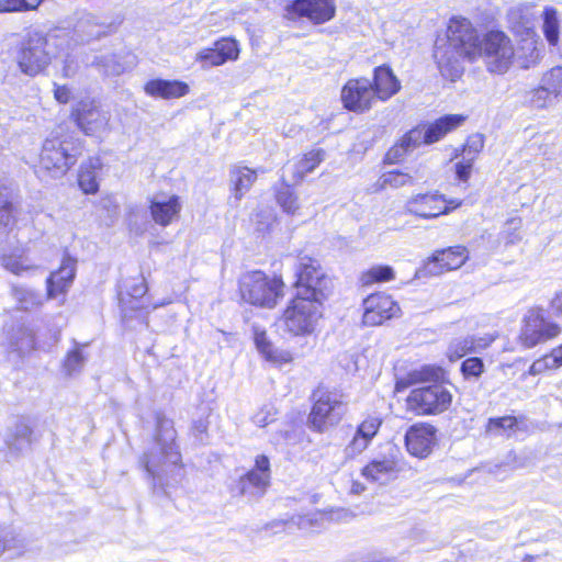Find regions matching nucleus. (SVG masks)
Returning <instances> with one entry per match:
<instances>
[{
    "label": "nucleus",
    "mask_w": 562,
    "mask_h": 562,
    "mask_svg": "<svg viewBox=\"0 0 562 562\" xmlns=\"http://www.w3.org/2000/svg\"><path fill=\"white\" fill-rule=\"evenodd\" d=\"M176 437L172 420L158 416L155 441L139 460L155 487L176 486L183 479L182 458Z\"/></svg>",
    "instance_id": "obj_1"
},
{
    "label": "nucleus",
    "mask_w": 562,
    "mask_h": 562,
    "mask_svg": "<svg viewBox=\"0 0 562 562\" xmlns=\"http://www.w3.org/2000/svg\"><path fill=\"white\" fill-rule=\"evenodd\" d=\"M479 53V36L465 18H453L448 26V38L436 45L434 57L441 75L454 81L462 75V60L474 59Z\"/></svg>",
    "instance_id": "obj_2"
},
{
    "label": "nucleus",
    "mask_w": 562,
    "mask_h": 562,
    "mask_svg": "<svg viewBox=\"0 0 562 562\" xmlns=\"http://www.w3.org/2000/svg\"><path fill=\"white\" fill-rule=\"evenodd\" d=\"M82 153L81 142L71 133H65L63 126L57 127L45 139L41 151V166L59 178L77 162Z\"/></svg>",
    "instance_id": "obj_3"
},
{
    "label": "nucleus",
    "mask_w": 562,
    "mask_h": 562,
    "mask_svg": "<svg viewBox=\"0 0 562 562\" xmlns=\"http://www.w3.org/2000/svg\"><path fill=\"white\" fill-rule=\"evenodd\" d=\"M508 19L512 31L516 36L520 37L515 49V59L521 68H529L538 63L541 55L539 37L533 29L532 14L529 7L512 9Z\"/></svg>",
    "instance_id": "obj_4"
},
{
    "label": "nucleus",
    "mask_w": 562,
    "mask_h": 562,
    "mask_svg": "<svg viewBox=\"0 0 562 562\" xmlns=\"http://www.w3.org/2000/svg\"><path fill=\"white\" fill-rule=\"evenodd\" d=\"M283 288L281 278H270L260 270L248 271L239 279L241 299L255 306L274 307L283 297Z\"/></svg>",
    "instance_id": "obj_5"
},
{
    "label": "nucleus",
    "mask_w": 562,
    "mask_h": 562,
    "mask_svg": "<svg viewBox=\"0 0 562 562\" xmlns=\"http://www.w3.org/2000/svg\"><path fill=\"white\" fill-rule=\"evenodd\" d=\"M57 38L58 36L53 33L47 35L41 32L30 33L16 55L20 70L32 77L42 72L56 57V53L50 47L56 45Z\"/></svg>",
    "instance_id": "obj_6"
},
{
    "label": "nucleus",
    "mask_w": 562,
    "mask_h": 562,
    "mask_svg": "<svg viewBox=\"0 0 562 562\" xmlns=\"http://www.w3.org/2000/svg\"><path fill=\"white\" fill-rule=\"evenodd\" d=\"M323 301L296 295L283 312L282 328L293 336L311 335L322 317Z\"/></svg>",
    "instance_id": "obj_7"
},
{
    "label": "nucleus",
    "mask_w": 562,
    "mask_h": 562,
    "mask_svg": "<svg viewBox=\"0 0 562 562\" xmlns=\"http://www.w3.org/2000/svg\"><path fill=\"white\" fill-rule=\"evenodd\" d=\"M296 295L321 301L327 297L331 289V280L316 259L307 256L300 257L296 265Z\"/></svg>",
    "instance_id": "obj_8"
},
{
    "label": "nucleus",
    "mask_w": 562,
    "mask_h": 562,
    "mask_svg": "<svg viewBox=\"0 0 562 562\" xmlns=\"http://www.w3.org/2000/svg\"><path fill=\"white\" fill-rule=\"evenodd\" d=\"M560 334V325L550 321L543 308L532 307L524 316L518 340L524 348L530 349L558 337Z\"/></svg>",
    "instance_id": "obj_9"
},
{
    "label": "nucleus",
    "mask_w": 562,
    "mask_h": 562,
    "mask_svg": "<svg viewBox=\"0 0 562 562\" xmlns=\"http://www.w3.org/2000/svg\"><path fill=\"white\" fill-rule=\"evenodd\" d=\"M479 54L484 55L488 70L497 74L506 72L515 59L512 41L501 31H491L484 36Z\"/></svg>",
    "instance_id": "obj_10"
},
{
    "label": "nucleus",
    "mask_w": 562,
    "mask_h": 562,
    "mask_svg": "<svg viewBox=\"0 0 562 562\" xmlns=\"http://www.w3.org/2000/svg\"><path fill=\"white\" fill-rule=\"evenodd\" d=\"M314 400L308 425L313 430L324 432L340 422L344 414L342 403L338 394L324 390H317Z\"/></svg>",
    "instance_id": "obj_11"
},
{
    "label": "nucleus",
    "mask_w": 562,
    "mask_h": 562,
    "mask_svg": "<svg viewBox=\"0 0 562 562\" xmlns=\"http://www.w3.org/2000/svg\"><path fill=\"white\" fill-rule=\"evenodd\" d=\"M451 393L441 384L414 389L407 397V407L417 415L439 414L451 404Z\"/></svg>",
    "instance_id": "obj_12"
},
{
    "label": "nucleus",
    "mask_w": 562,
    "mask_h": 562,
    "mask_svg": "<svg viewBox=\"0 0 562 562\" xmlns=\"http://www.w3.org/2000/svg\"><path fill=\"white\" fill-rule=\"evenodd\" d=\"M71 119L89 136H102L110 131L111 114L94 100L86 99L76 103Z\"/></svg>",
    "instance_id": "obj_13"
},
{
    "label": "nucleus",
    "mask_w": 562,
    "mask_h": 562,
    "mask_svg": "<svg viewBox=\"0 0 562 562\" xmlns=\"http://www.w3.org/2000/svg\"><path fill=\"white\" fill-rule=\"evenodd\" d=\"M460 205L459 200H447L442 194L429 192L411 196L405 203V211L422 218H436Z\"/></svg>",
    "instance_id": "obj_14"
},
{
    "label": "nucleus",
    "mask_w": 562,
    "mask_h": 562,
    "mask_svg": "<svg viewBox=\"0 0 562 562\" xmlns=\"http://www.w3.org/2000/svg\"><path fill=\"white\" fill-rule=\"evenodd\" d=\"M270 484V461L265 454L256 457L255 467L243 475L236 488L240 495L262 496Z\"/></svg>",
    "instance_id": "obj_15"
},
{
    "label": "nucleus",
    "mask_w": 562,
    "mask_h": 562,
    "mask_svg": "<svg viewBox=\"0 0 562 562\" xmlns=\"http://www.w3.org/2000/svg\"><path fill=\"white\" fill-rule=\"evenodd\" d=\"M374 99L372 82L367 78L351 79L341 90L344 106L352 112L363 113L370 110Z\"/></svg>",
    "instance_id": "obj_16"
},
{
    "label": "nucleus",
    "mask_w": 562,
    "mask_h": 562,
    "mask_svg": "<svg viewBox=\"0 0 562 562\" xmlns=\"http://www.w3.org/2000/svg\"><path fill=\"white\" fill-rule=\"evenodd\" d=\"M400 312L398 304L391 296L383 293L372 294L363 301V324L378 326L396 317Z\"/></svg>",
    "instance_id": "obj_17"
},
{
    "label": "nucleus",
    "mask_w": 562,
    "mask_h": 562,
    "mask_svg": "<svg viewBox=\"0 0 562 562\" xmlns=\"http://www.w3.org/2000/svg\"><path fill=\"white\" fill-rule=\"evenodd\" d=\"M149 210L154 222L166 227L178 220L182 210V202L176 194H157L150 200Z\"/></svg>",
    "instance_id": "obj_18"
},
{
    "label": "nucleus",
    "mask_w": 562,
    "mask_h": 562,
    "mask_svg": "<svg viewBox=\"0 0 562 562\" xmlns=\"http://www.w3.org/2000/svg\"><path fill=\"white\" fill-rule=\"evenodd\" d=\"M436 429L430 425L412 426L405 435L408 452L418 458H426L435 445Z\"/></svg>",
    "instance_id": "obj_19"
},
{
    "label": "nucleus",
    "mask_w": 562,
    "mask_h": 562,
    "mask_svg": "<svg viewBox=\"0 0 562 562\" xmlns=\"http://www.w3.org/2000/svg\"><path fill=\"white\" fill-rule=\"evenodd\" d=\"M76 263L69 256L63 258L58 270L52 272L46 280L47 299H56L69 290L76 276Z\"/></svg>",
    "instance_id": "obj_20"
},
{
    "label": "nucleus",
    "mask_w": 562,
    "mask_h": 562,
    "mask_svg": "<svg viewBox=\"0 0 562 562\" xmlns=\"http://www.w3.org/2000/svg\"><path fill=\"white\" fill-rule=\"evenodd\" d=\"M291 8L294 13L306 16L315 24L331 20L336 12L334 0H295Z\"/></svg>",
    "instance_id": "obj_21"
},
{
    "label": "nucleus",
    "mask_w": 562,
    "mask_h": 562,
    "mask_svg": "<svg viewBox=\"0 0 562 562\" xmlns=\"http://www.w3.org/2000/svg\"><path fill=\"white\" fill-rule=\"evenodd\" d=\"M468 259V250L463 246L449 247L436 251L426 265L430 273H441L442 271L456 270L460 268Z\"/></svg>",
    "instance_id": "obj_22"
},
{
    "label": "nucleus",
    "mask_w": 562,
    "mask_h": 562,
    "mask_svg": "<svg viewBox=\"0 0 562 562\" xmlns=\"http://www.w3.org/2000/svg\"><path fill=\"white\" fill-rule=\"evenodd\" d=\"M493 341L494 337L490 335L484 337H458L450 341L447 349V357L450 361H457L469 352H480L487 348Z\"/></svg>",
    "instance_id": "obj_23"
},
{
    "label": "nucleus",
    "mask_w": 562,
    "mask_h": 562,
    "mask_svg": "<svg viewBox=\"0 0 562 562\" xmlns=\"http://www.w3.org/2000/svg\"><path fill=\"white\" fill-rule=\"evenodd\" d=\"M74 33L78 43L85 44L106 34V26L91 13L82 14L75 24Z\"/></svg>",
    "instance_id": "obj_24"
},
{
    "label": "nucleus",
    "mask_w": 562,
    "mask_h": 562,
    "mask_svg": "<svg viewBox=\"0 0 562 562\" xmlns=\"http://www.w3.org/2000/svg\"><path fill=\"white\" fill-rule=\"evenodd\" d=\"M145 92L156 98L173 99L186 95L189 86L179 80L155 79L145 85Z\"/></svg>",
    "instance_id": "obj_25"
},
{
    "label": "nucleus",
    "mask_w": 562,
    "mask_h": 562,
    "mask_svg": "<svg viewBox=\"0 0 562 562\" xmlns=\"http://www.w3.org/2000/svg\"><path fill=\"white\" fill-rule=\"evenodd\" d=\"M372 86L374 90V98L383 101L390 99L401 88L400 81L386 66H380L374 69Z\"/></svg>",
    "instance_id": "obj_26"
},
{
    "label": "nucleus",
    "mask_w": 562,
    "mask_h": 562,
    "mask_svg": "<svg viewBox=\"0 0 562 562\" xmlns=\"http://www.w3.org/2000/svg\"><path fill=\"white\" fill-rule=\"evenodd\" d=\"M461 114H448L439 117L434 123L424 126L426 133V144H434L440 140L449 132L456 130L465 121Z\"/></svg>",
    "instance_id": "obj_27"
},
{
    "label": "nucleus",
    "mask_w": 562,
    "mask_h": 562,
    "mask_svg": "<svg viewBox=\"0 0 562 562\" xmlns=\"http://www.w3.org/2000/svg\"><path fill=\"white\" fill-rule=\"evenodd\" d=\"M254 340L258 351L270 362L281 364L292 361V355L286 350L276 349L269 341L265 330L254 327Z\"/></svg>",
    "instance_id": "obj_28"
},
{
    "label": "nucleus",
    "mask_w": 562,
    "mask_h": 562,
    "mask_svg": "<svg viewBox=\"0 0 562 562\" xmlns=\"http://www.w3.org/2000/svg\"><path fill=\"white\" fill-rule=\"evenodd\" d=\"M7 340L9 348L19 353L29 352L35 347L33 329L23 324L12 327L7 334Z\"/></svg>",
    "instance_id": "obj_29"
},
{
    "label": "nucleus",
    "mask_w": 562,
    "mask_h": 562,
    "mask_svg": "<svg viewBox=\"0 0 562 562\" xmlns=\"http://www.w3.org/2000/svg\"><path fill=\"white\" fill-rule=\"evenodd\" d=\"M396 472V462L389 458L373 460L362 469L366 479L380 483L389 481Z\"/></svg>",
    "instance_id": "obj_30"
},
{
    "label": "nucleus",
    "mask_w": 562,
    "mask_h": 562,
    "mask_svg": "<svg viewBox=\"0 0 562 562\" xmlns=\"http://www.w3.org/2000/svg\"><path fill=\"white\" fill-rule=\"evenodd\" d=\"M102 162L98 157H91L80 167L78 183L80 189L87 194H93L99 190L98 171Z\"/></svg>",
    "instance_id": "obj_31"
},
{
    "label": "nucleus",
    "mask_w": 562,
    "mask_h": 562,
    "mask_svg": "<svg viewBox=\"0 0 562 562\" xmlns=\"http://www.w3.org/2000/svg\"><path fill=\"white\" fill-rule=\"evenodd\" d=\"M324 158L325 151L323 149H313L304 154L291 166L293 182H301L307 173L312 172L324 160Z\"/></svg>",
    "instance_id": "obj_32"
},
{
    "label": "nucleus",
    "mask_w": 562,
    "mask_h": 562,
    "mask_svg": "<svg viewBox=\"0 0 562 562\" xmlns=\"http://www.w3.org/2000/svg\"><path fill=\"white\" fill-rule=\"evenodd\" d=\"M442 376V370L436 367H424L419 370H414L407 374V376L402 378L396 381L395 390L401 392L408 386L426 382V381H437Z\"/></svg>",
    "instance_id": "obj_33"
},
{
    "label": "nucleus",
    "mask_w": 562,
    "mask_h": 562,
    "mask_svg": "<svg viewBox=\"0 0 562 562\" xmlns=\"http://www.w3.org/2000/svg\"><path fill=\"white\" fill-rule=\"evenodd\" d=\"M256 179L257 175L255 170L247 167H236L233 169L231 172V181L233 183L234 196L240 200L245 193L249 191Z\"/></svg>",
    "instance_id": "obj_34"
},
{
    "label": "nucleus",
    "mask_w": 562,
    "mask_h": 562,
    "mask_svg": "<svg viewBox=\"0 0 562 562\" xmlns=\"http://www.w3.org/2000/svg\"><path fill=\"white\" fill-rule=\"evenodd\" d=\"M12 295L20 310L31 311L43 305L44 297L41 293L22 285L12 288Z\"/></svg>",
    "instance_id": "obj_35"
},
{
    "label": "nucleus",
    "mask_w": 562,
    "mask_h": 562,
    "mask_svg": "<svg viewBox=\"0 0 562 562\" xmlns=\"http://www.w3.org/2000/svg\"><path fill=\"white\" fill-rule=\"evenodd\" d=\"M542 32L551 46H557L560 40V22L558 11L552 7H546L541 14Z\"/></svg>",
    "instance_id": "obj_36"
},
{
    "label": "nucleus",
    "mask_w": 562,
    "mask_h": 562,
    "mask_svg": "<svg viewBox=\"0 0 562 562\" xmlns=\"http://www.w3.org/2000/svg\"><path fill=\"white\" fill-rule=\"evenodd\" d=\"M87 361V356L80 349V345L76 342L72 350L68 351L64 362L63 370L67 376L80 373Z\"/></svg>",
    "instance_id": "obj_37"
},
{
    "label": "nucleus",
    "mask_w": 562,
    "mask_h": 562,
    "mask_svg": "<svg viewBox=\"0 0 562 562\" xmlns=\"http://www.w3.org/2000/svg\"><path fill=\"white\" fill-rule=\"evenodd\" d=\"M44 0H0V13L36 10Z\"/></svg>",
    "instance_id": "obj_38"
},
{
    "label": "nucleus",
    "mask_w": 562,
    "mask_h": 562,
    "mask_svg": "<svg viewBox=\"0 0 562 562\" xmlns=\"http://www.w3.org/2000/svg\"><path fill=\"white\" fill-rule=\"evenodd\" d=\"M1 265L5 270L16 276H20L33 268L25 257L16 255H3L1 257Z\"/></svg>",
    "instance_id": "obj_39"
},
{
    "label": "nucleus",
    "mask_w": 562,
    "mask_h": 562,
    "mask_svg": "<svg viewBox=\"0 0 562 562\" xmlns=\"http://www.w3.org/2000/svg\"><path fill=\"white\" fill-rule=\"evenodd\" d=\"M394 279V271L390 266H375L362 274L363 284L385 282Z\"/></svg>",
    "instance_id": "obj_40"
},
{
    "label": "nucleus",
    "mask_w": 562,
    "mask_h": 562,
    "mask_svg": "<svg viewBox=\"0 0 562 562\" xmlns=\"http://www.w3.org/2000/svg\"><path fill=\"white\" fill-rule=\"evenodd\" d=\"M521 226L522 221L520 217H512L505 223L501 237L506 245H514L521 239Z\"/></svg>",
    "instance_id": "obj_41"
},
{
    "label": "nucleus",
    "mask_w": 562,
    "mask_h": 562,
    "mask_svg": "<svg viewBox=\"0 0 562 562\" xmlns=\"http://www.w3.org/2000/svg\"><path fill=\"white\" fill-rule=\"evenodd\" d=\"M195 60L201 64L202 68L216 67L224 64V58L218 54L217 48L213 44L212 47L202 48L196 53Z\"/></svg>",
    "instance_id": "obj_42"
},
{
    "label": "nucleus",
    "mask_w": 562,
    "mask_h": 562,
    "mask_svg": "<svg viewBox=\"0 0 562 562\" xmlns=\"http://www.w3.org/2000/svg\"><path fill=\"white\" fill-rule=\"evenodd\" d=\"M560 367H562V364L560 363L558 355H555V350L553 349L549 355L536 360L530 366L529 373L531 375H537L544 372L546 370H553Z\"/></svg>",
    "instance_id": "obj_43"
},
{
    "label": "nucleus",
    "mask_w": 562,
    "mask_h": 562,
    "mask_svg": "<svg viewBox=\"0 0 562 562\" xmlns=\"http://www.w3.org/2000/svg\"><path fill=\"white\" fill-rule=\"evenodd\" d=\"M218 54L224 58V64L229 60H236L239 55L238 43L233 38L223 37L214 43Z\"/></svg>",
    "instance_id": "obj_44"
},
{
    "label": "nucleus",
    "mask_w": 562,
    "mask_h": 562,
    "mask_svg": "<svg viewBox=\"0 0 562 562\" xmlns=\"http://www.w3.org/2000/svg\"><path fill=\"white\" fill-rule=\"evenodd\" d=\"M382 187L400 188L413 183V177L401 171H389L380 178Z\"/></svg>",
    "instance_id": "obj_45"
},
{
    "label": "nucleus",
    "mask_w": 562,
    "mask_h": 562,
    "mask_svg": "<svg viewBox=\"0 0 562 562\" xmlns=\"http://www.w3.org/2000/svg\"><path fill=\"white\" fill-rule=\"evenodd\" d=\"M401 146H404L407 151L414 150L422 144H426V133L424 127H416L411 130L401 138Z\"/></svg>",
    "instance_id": "obj_46"
},
{
    "label": "nucleus",
    "mask_w": 562,
    "mask_h": 562,
    "mask_svg": "<svg viewBox=\"0 0 562 562\" xmlns=\"http://www.w3.org/2000/svg\"><path fill=\"white\" fill-rule=\"evenodd\" d=\"M277 201L282 210L291 215H294L299 210L297 196L288 188L280 190L277 194Z\"/></svg>",
    "instance_id": "obj_47"
},
{
    "label": "nucleus",
    "mask_w": 562,
    "mask_h": 562,
    "mask_svg": "<svg viewBox=\"0 0 562 562\" xmlns=\"http://www.w3.org/2000/svg\"><path fill=\"white\" fill-rule=\"evenodd\" d=\"M92 64L101 68L103 72L108 76H117L124 71V67L115 61L114 56H110L106 58L94 57Z\"/></svg>",
    "instance_id": "obj_48"
},
{
    "label": "nucleus",
    "mask_w": 562,
    "mask_h": 562,
    "mask_svg": "<svg viewBox=\"0 0 562 562\" xmlns=\"http://www.w3.org/2000/svg\"><path fill=\"white\" fill-rule=\"evenodd\" d=\"M542 82L549 86L554 94L562 93V67H554L549 70L542 78Z\"/></svg>",
    "instance_id": "obj_49"
},
{
    "label": "nucleus",
    "mask_w": 562,
    "mask_h": 562,
    "mask_svg": "<svg viewBox=\"0 0 562 562\" xmlns=\"http://www.w3.org/2000/svg\"><path fill=\"white\" fill-rule=\"evenodd\" d=\"M517 427V419L513 416H504L498 418H491L488 420L487 429L488 431L499 434L502 430H515Z\"/></svg>",
    "instance_id": "obj_50"
},
{
    "label": "nucleus",
    "mask_w": 562,
    "mask_h": 562,
    "mask_svg": "<svg viewBox=\"0 0 562 562\" xmlns=\"http://www.w3.org/2000/svg\"><path fill=\"white\" fill-rule=\"evenodd\" d=\"M461 372L465 379L479 378L484 372V363L480 358H468L461 364Z\"/></svg>",
    "instance_id": "obj_51"
},
{
    "label": "nucleus",
    "mask_w": 562,
    "mask_h": 562,
    "mask_svg": "<svg viewBox=\"0 0 562 562\" xmlns=\"http://www.w3.org/2000/svg\"><path fill=\"white\" fill-rule=\"evenodd\" d=\"M380 426H381L380 418L368 417L358 426L357 432L370 442L373 439V437L376 435Z\"/></svg>",
    "instance_id": "obj_52"
},
{
    "label": "nucleus",
    "mask_w": 562,
    "mask_h": 562,
    "mask_svg": "<svg viewBox=\"0 0 562 562\" xmlns=\"http://www.w3.org/2000/svg\"><path fill=\"white\" fill-rule=\"evenodd\" d=\"M369 443L370 442L366 438L356 431L353 438L345 448L346 458L352 459L357 457L368 448Z\"/></svg>",
    "instance_id": "obj_53"
},
{
    "label": "nucleus",
    "mask_w": 562,
    "mask_h": 562,
    "mask_svg": "<svg viewBox=\"0 0 562 562\" xmlns=\"http://www.w3.org/2000/svg\"><path fill=\"white\" fill-rule=\"evenodd\" d=\"M12 203L0 196V236L13 224Z\"/></svg>",
    "instance_id": "obj_54"
},
{
    "label": "nucleus",
    "mask_w": 562,
    "mask_h": 562,
    "mask_svg": "<svg viewBox=\"0 0 562 562\" xmlns=\"http://www.w3.org/2000/svg\"><path fill=\"white\" fill-rule=\"evenodd\" d=\"M551 93L549 86L542 82L541 87L532 91L530 101L536 108H544L550 101Z\"/></svg>",
    "instance_id": "obj_55"
},
{
    "label": "nucleus",
    "mask_w": 562,
    "mask_h": 562,
    "mask_svg": "<svg viewBox=\"0 0 562 562\" xmlns=\"http://www.w3.org/2000/svg\"><path fill=\"white\" fill-rule=\"evenodd\" d=\"M484 146L483 137L481 135H473L468 138L467 144L463 148V158L475 156L482 150Z\"/></svg>",
    "instance_id": "obj_56"
},
{
    "label": "nucleus",
    "mask_w": 562,
    "mask_h": 562,
    "mask_svg": "<svg viewBox=\"0 0 562 562\" xmlns=\"http://www.w3.org/2000/svg\"><path fill=\"white\" fill-rule=\"evenodd\" d=\"M473 157L463 158V161H460L456 165L457 176L460 180L467 181L470 177L471 168H472Z\"/></svg>",
    "instance_id": "obj_57"
},
{
    "label": "nucleus",
    "mask_w": 562,
    "mask_h": 562,
    "mask_svg": "<svg viewBox=\"0 0 562 562\" xmlns=\"http://www.w3.org/2000/svg\"><path fill=\"white\" fill-rule=\"evenodd\" d=\"M406 154L407 149L401 146V142L395 144L386 154V160L391 164L400 161Z\"/></svg>",
    "instance_id": "obj_58"
},
{
    "label": "nucleus",
    "mask_w": 562,
    "mask_h": 562,
    "mask_svg": "<svg viewBox=\"0 0 562 562\" xmlns=\"http://www.w3.org/2000/svg\"><path fill=\"white\" fill-rule=\"evenodd\" d=\"M30 436L31 430L27 426H20L19 427V438L16 439V442L14 443V448L18 450L23 449L25 446L30 445Z\"/></svg>",
    "instance_id": "obj_59"
},
{
    "label": "nucleus",
    "mask_w": 562,
    "mask_h": 562,
    "mask_svg": "<svg viewBox=\"0 0 562 562\" xmlns=\"http://www.w3.org/2000/svg\"><path fill=\"white\" fill-rule=\"evenodd\" d=\"M54 95L59 103H67L70 100L71 91L66 86H58L55 88Z\"/></svg>",
    "instance_id": "obj_60"
},
{
    "label": "nucleus",
    "mask_w": 562,
    "mask_h": 562,
    "mask_svg": "<svg viewBox=\"0 0 562 562\" xmlns=\"http://www.w3.org/2000/svg\"><path fill=\"white\" fill-rule=\"evenodd\" d=\"M252 420L257 426L265 427L272 422V416L268 411H260L254 415Z\"/></svg>",
    "instance_id": "obj_61"
},
{
    "label": "nucleus",
    "mask_w": 562,
    "mask_h": 562,
    "mask_svg": "<svg viewBox=\"0 0 562 562\" xmlns=\"http://www.w3.org/2000/svg\"><path fill=\"white\" fill-rule=\"evenodd\" d=\"M551 308L557 316H562V291L552 299Z\"/></svg>",
    "instance_id": "obj_62"
},
{
    "label": "nucleus",
    "mask_w": 562,
    "mask_h": 562,
    "mask_svg": "<svg viewBox=\"0 0 562 562\" xmlns=\"http://www.w3.org/2000/svg\"><path fill=\"white\" fill-rule=\"evenodd\" d=\"M78 70V66L74 64L69 55L65 59L64 74L67 77L74 76Z\"/></svg>",
    "instance_id": "obj_63"
},
{
    "label": "nucleus",
    "mask_w": 562,
    "mask_h": 562,
    "mask_svg": "<svg viewBox=\"0 0 562 562\" xmlns=\"http://www.w3.org/2000/svg\"><path fill=\"white\" fill-rule=\"evenodd\" d=\"M13 542H15V539L12 538L11 540H1L0 539V554L4 552L5 550H11L14 548Z\"/></svg>",
    "instance_id": "obj_64"
}]
</instances>
